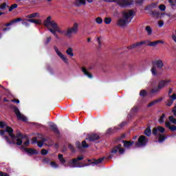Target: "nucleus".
Here are the masks:
<instances>
[{
  "instance_id": "43",
  "label": "nucleus",
  "mask_w": 176,
  "mask_h": 176,
  "mask_svg": "<svg viewBox=\"0 0 176 176\" xmlns=\"http://www.w3.org/2000/svg\"><path fill=\"white\" fill-rule=\"evenodd\" d=\"M17 8V4L14 3L12 4L10 8H9V12H12L13 9H16Z\"/></svg>"
},
{
  "instance_id": "21",
  "label": "nucleus",
  "mask_w": 176,
  "mask_h": 176,
  "mask_svg": "<svg viewBox=\"0 0 176 176\" xmlns=\"http://www.w3.org/2000/svg\"><path fill=\"white\" fill-rule=\"evenodd\" d=\"M74 5L77 6V8H79L81 5H86V0H76L74 1Z\"/></svg>"
},
{
  "instance_id": "62",
  "label": "nucleus",
  "mask_w": 176,
  "mask_h": 176,
  "mask_svg": "<svg viewBox=\"0 0 176 176\" xmlns=\"http://www.w3.org/2000/svg\"><path fill=\"white\" fill-rule=\"evenodd\" d=\"M50 41H52V37L51 36L47 37V40L45 41L46 45H47V43H49V42H50Z\"/></svg>"
},
{
  "instance_id": "53",
  "label": "nucleus",
  "mask_w": 176,
  "mask_h": 176,
  "mask_svg": "<svg viewBox=\"0 0 176 176\" xmlns=\"http://www.w3.org/2000/svg\"><path fill=\"white\" fill-rule=\"evenodd\" d=\"M158 25H159V27H163V25H164V21H158Z\"/></svg>"
},
{
  "instance_id": "8",
  "label": "nucleus",
  "mask_w": 176,
  "mask_h": 176,
  "mask_svg": "<svg viewBox=\"0 0 176 176\" xmlns=\"http://www.w3.org/2000/svg\"><path fill=\"white\" fill-rule=\"evenodd\" d=\"M116 3L121 8H126L133 4L132 0H116Z\"/></svg>"
},
{
  "instance_id": "11",
  "label": "nucleus",
  "mask_w": 176,
  "mask_h": 176,
  "mask_svg": "<svg viewBox=\"0 0 176 176\" xmlns=\"http://www.w3.org/2000/svg\"><path fill=\"white\" fill-rule=\"evenodd\" d=\"M54 50H55L56 54L58 56V57H60V58H61V60H63V61H64V63H65V64H68V58H67V56L64 54H63V53H61V52L60 51V50H58V47H57V46H54Z\"/></svg>"
},
{
  "instance_id": "60",
  "label": "nucleus",
  "mask_w": 176,
  "mask_h": 176,
  "mask_svg": "<svg viewBox=\"0 0 176 176\" xmlns=\"http://www.w3.org/2000/svg\"><path fill=\"white\" fill-rule=\"evenodd\" d=\"M0 176H9V175L6 173H3L2 171H0Z\"/></svg>"
},
{
  "instance_id": "16",
  "label": "nucleus",
  "mask_w": 176,
  "mask_h": 176,
  "mask_svg": "<svg viewBox=\"0 0 176 176\" xmlns=\"http://www.w3.org/2000/svg\"><path fill=\"white\" fill-rule=\"evenodd\" d=\"M86 140H88L90 142L93 141H97V140H100V135L96 133H92V134L88 135L87 138Z\"/></svg>"
},
{
  "instance_id": "45",
  "label": "nucleus",
  "mask_w": 176,
  "mask_h": 176,
  "mask_svg": "<svg viewBox=\"0 0 176 176\" xmlns=\"http://www.w3.org/2000/svg\"><path fill=\"white\" fill-rule=\"evenodd\" d=\"M157 130H158V131H160V133H164V131H166V129L162 126H158L157 128Z\"/></svg>"
},
{
  "instance_id": "35",
  "label": "nucleus",
  "mask_w": 176,
  "mask_h": 176,
  "mask_svg": "<svg viewBox=\"0 0 176 176\" xmlns=\"http://www.w3.org/2000/svg\"><path fill=\"white\" fill-rule=\"evenodd\" d=\"M140 96H141V97H146V96H148V92L146 90H141L140 92Z\"/></svg>"
},
{
  "instance_id": "27",
  "label": "nucleus",
  "mask_w": 176,
  "mask_h": 176,
  "mask_svg": "<svg viewBox=\"0 0 176 176\" xmlns=\"http://www.w3.org/2000/svg\"><path fill=\"white\" fill-rule=\"evenodd\" d=\"M58 159L59 162H60L62 164H65V163H67V161H66L65 159L64 158V156L63 155V154H58Z\"/></svg>"
},
{
  "instance_id": "12",
  "label": "nucleus",
  "mask_w": 176,
  "mask_h": 176,
  "mask_svg": "<svg viewBox=\"0 0 176 176\" xmlns=\"http://www.w3.org/2000/svg\"><path fill=\"white\" fill-rule=\"evenodd\" d=\"M117 152H119L120 155L124 153V148L122 147V144H118L111 150V153H116Z\"/></svg>"
},
{
  "instance_id": "9",
  "label": "nucleus",
  "mask_w": 176,
  "mask_h": 176,
  "mask_svg": "<svg viewBox=\"0 0 176 176\" xmlns=\"http://www.w3.org/2000/svg\"><path fill=\"white\" fill-rule=\"evenodd\" d=\"M76 146L80 152H83L85 149L89 148V144H87L85 140H83L81 144L79 142H76Z\"/></svg>"
},
{
  "instance_id": "41",
  "label": "nucleus",
  "mask_w": 176,
  "mask_h": 176,
  "mask_svg": "<svg viewBox=\"0 0 176 176\" xmlns=\"http://www.w3.org/2000/svg\"><path fill=\"white\" fill-rule=\"evenodd\" d=\"M166 115L165 114H162V116L160 118L158 122L160 123H164V118H165Z\"/></svg>"
},
{
  "instance_id": "30",
  "label": "nucleus",
  "mask_w": 176,
  "mask_h": 176,
  "mask_svg": "<svg viewBox=\"0 0 176 176\" xmlns=\"http://www.w3.org/2000/svg\"><path fill=\"white\" fill-rule=\"evenodd\" d=\"M160 91V89H159V87H155L150 90V93L151 94H156Z\"/></svg>"
},
{
  "instance_id": "51",
  "label": "nucleus",
  "mask_w": 176,
  "mask_h": 176,
  "mask_svg": "<svg viewBox=\"0 0 176 176\" xmlns=\"http://www.w3.org/2000/svg\"><path fill=\"white\" fill-rule=\"evenodd\" d=\"M6 126V123H5V122H0V128L1 129H3V127H5Z\"/></svg>"
},
{
  "instance_id": "6",
  "label": "nucleus",
  "mask_w": 176,
  "mask_h": 176,
  "mask_svg": "<svg viewBox=\"0 0 176 176\" xmlns=\"http://www.w3.org/2000/svg\"><path fill=\"white\" fill-rule=\"evenodd\" d=\"M148 142V139L144 135H141L138 140V142H135V145L137 148L140 146H144Z\"/></svg>"
},
{
  "instance_id": "4",
  "label": "nucleus",
  "mask_w": 176,
  "mask_h": 176,
  "mask_svg": "<svg viewBox=\"0 0 176 176\" xmlns=\"http://www.w3.org/2000/svg\"><path fill=\"white\" fill-rule=\"evenodd\" d=\"M122 16L124 19H126L129 23L131 22L134 16H135V13L133 10H126L122 12Z\"/></svg>"
},
{
  "instance_id": "15",
  "label": "nucleus",
  "mask_w": 176,
  "mask_h": 176,
  "mask_svg": "<svg viewBox=\"0 0 176 176\" xmlns=\"http://www.w3.org/2000/svg\"><path fill=\"white\" fill-rule=\"evenodd\" d=\"M143 42H146L144 45H146V46H152L153 47H156V46H157V43H164L163 41H156L153 42H151L149 41H143Z\"/></svg>"
},
{
  "instance_id": "5",
  "label": "nucleus",
  "mask_w": 176,
  "mask_h": 176,
  "mask_svg": "<svg viewBox=\"0 0 176 176\" xmlns=\"http://www.w3.org/2000/svg\"><path fill=\"white\" fill-rule=\"evenodd\" d=\"M12 108L14 110V112L16 114L18 120H22L23 122H27V117H25V116H24L23 114L20 113V110L19 109V108H17L15 106H12Z\"/></svg>"
},
{
  "instance_id": "13",
  "label": "nucleus",
  "mask_w": 176,
  "mask_h": 176,
  "mask_svg": "<svg viewBox=\"0 0 176 176\" xmlns=\"http://www.w3.org/2000/svg\"><path fill=\"white\" fill-rule=\"evenodd\" d=\"M145 43H146V42H144V41H142L140 42H136V43L128 46L127 49H129V50H133V49H136V47H140Z\"/></svg>"
},
{
  "instance_id": "14",
  "label": "nucleus",
  "mask_w": 176,
  "mask_h": 176,
  "mask_svg": "<svg viewBox=\"0 0 176 176\" xmlns=\"http://www.w3.org/2000/svg\"><path fill=\"white\" fill-rule=\"evenodd\" d=\"M37 145L39 148H42L43 145H46L47 146H52V145H53V143H49V140L43 138L41 141L37 142Z\"/></svg>"
},
{
  "instance_id": "26",
  "label": "nucleus",
  "mask_w": 176,
  "mask_h": 176,
  "mask_svg": "<svg viewBox=\"0 0 176 176\" xmlns=\"http://www.w3.org/2000/svg\"><path fill=\"white\" fill-rule=\"evenodd\" d=\"M66 54L70 57H74V49L71 47H69L66 50Z\"/></svg>"
},
{
  "instance_id": "10",
  "label": "nucleus",
  "mask_w": 176,
  "mask_h": 176,
  "mask_svg": "<svg viewBox=\"0 0 176 176\" xmlns=\"http://www.w3.org/2000/svg\"><path fill=\"white\" fill-rule=\"evenodd\" d=\"M130 23L127 19H126L124 16H122L121 18L118 19L116 23V25L118 27H120L121 28H124L126 24Z\"/></svg>"
},
{
  "instance_id": "56",
  "label": "nucleus",
  "mask_w": 176,
  "mask_h": 176,
  "mask_svg": "<svg viewBox=\"0 0 176 176\" xmlns=\"http://www.w3.org/2000/svg\"><path fill=\"white\" fill-rule=\"evenodd\" d=\"M68 146H69V149L72 151V152L75 151V148H74V146H72V144H69Z\"/></svg>"
},
{
  "instance_id": "33",
  "label": "nucleus",
  "mask_w": 176,
  "mask_h": 176,
  "mask_svg": "<svg viewBox=\"0 0 176 176\" xmlns=\"http://www.w3.org/2000/svg\"><path fill=\"white\" fill-rule=\"evenodd\" d=\"M159 100H155L154 101H152L151 102H149L148 104H147V107L148 108H151V107H153V105H155V104H157V102H159Z\"/></svg>"
},
{
  "instance_id": "29",
  "label": "nucleus",
  "mask_w": 176,
  "mask_h": 176,
  "mask_svg": "<svg viewBox=\"0 0 176 176\" xmlns=\"http://www.w3.org/2000/svg\"><path fill=\"white\" fill-rule=\"evenodd\" d=\"M26 152H28V153H30V155H37L38 151H36V150L35 149H32V148H25Z\"/></svg>"
},
{
  "instance_id": "1",
  "label": "nucleus",
  "mask_w": 176,
  "mask_h": 176,
  "mask_svg": "<svg viewBox=\"0 0 176 176\" xmlns=\"http://www.w3.org/2000/svg\"><path fill=\"white\" fill-rule=\"evenodd\" d=\"M6 131L8 133V135L10 136V139L9 137L4 136L5 140L7 141L8 144H14V145L21 146L23 144V139L25 138V135H23L20 131H16V135L13 134V129L10 126H6Z\"/></svg>"
},
{
  "instance_id": "46",
  "label": "nucleus",
  "mask_w": 176,
  "mask_h": 176,
  "mask_svg": "<svg viewBox=\"0 0 176 176\" xmlns=\"http://www.w3.org/2000/svg\"><path fill=\"white\" fill-rule=\"evenodd\" d=\"M166 140V137L163 135H160L159 136V142H163V140Z\"/></svg>"
},
{
  "instance_id": "17",
  "label": "nucleus",
  "mask_w": 176,
  "mask_h": 176,
  "mask_svg": "<svg viewBox=\"0 0 176 176\" xmlns=\"http://www.w3.org/2000/svg\"><path fill=\"white\" fill-rule=\"evenodd\" d=\"M170 82H171V80H161L158 83V87L160 90H162V89H164V87H166V86H167V85H168V83H170Z\"/></svg>"
},
{
  "instance_id": "7",
  "label": "nucleus",
  "mask_w": 176,
  "mask_h": 176,
  "mask_svg": "<svg viewBox=\"0 0 176 176\" xmlns=\"http://www.w3.org/2000/svg\"><path fill=\"white\" fill-rule=\"evenodd\" d=\"M85 159L83 155H80L76 158L72 159L69 162V164L71 167H78L79 166L78 162H80Z\"/></svg>"
},
{
  "instance_id": "52",
  "label": "nucleus",
  "mask_w": 176,
  "mask_h": 176,
  "mask_svg": "<svg viewBox=\"0 0 176 176\" xmlns=\"http://www.w3.org/2000/svg\"><path fill=\"white\" fill-rule=\"evenodd\" d=\"M159 14H160L159 12H153V17H158Z\"/></svg>"
},
{
  "instance_id": "31",
  "label": "nucleus",
  "mask_w": 176,
  "mask_h": 176,
  "mask_svg": "<svg viewBox=\"0 0 176 176\" xmlns=\"http://www.w3.org/2000/svg\"><path fill=\"white\" fill-rule=\"evenodd\" d=\"M151 72L154 76H157V69H156V66H153L151 67Z\"/></svg>"
},
{
  "instance_id": "49",
  "label": "nucleus",
  "mask_w": 176,
  "mask_h": 176,
  "mask_svg": "<svg viewBox=\"0 0 176 176\" xmlns=\"http://www.w3.org/2000/svg\"><path fill=\"white\" fill-rule=\"evenodd\" d=\"M30 145V140L26 139V141L23 143L22 146H28Z\"/></svg>"
},
{
  "instance_id": "25",
  "label": "nucleus",
  "mask_w": 176,
  "mask_h": 176,
  "mask_svg": "<svg viewBox=\"0 0 176 176\" xmlns=\"http://www.w3.org/2000/svg\"><path fill=\"white\" fill-rule=\"evenodd\" d=\"M104 157H102L98 160H93V161L91 162V164H101V163L104 162Z\"/></svg>"
},
{
  "instance_id": "18",
  "label": "nucleus",
  "mask_w": 176,
  "mask_h": 176,
  "mask_svg": "<svg viewBox=\"0 0 176 176\" xmlns=\"http://www.w3.org/2000/svg\"><path fill=\"white\" fill-rule=\"evenodd\" d=\"M155 65L159 69H162L163 67H164V63H163L162 60H157L154 63Z\"/></svg>"
},
{
  "instance_id": "37",
  "label": "nucleus",
  "mask_w": 176,
  "mask_h": 176,
  "mask_svg": "<svg viewBox=\"0 0 176 176\" xmlns=\"http://www.w3.org/2000/svg\"><path fill=\"white\" fill-rule=\"evenodd\" d=\"M97 42L98 43V48L101 49V47L102 46V41H101V37L97 38Z\"/></svg>"
},
{
  "instance_id": "59",
  "label": "nucleus",
  "mask_w": 176,
  "mask_h": 176,
  "mask_svg": "<svg viewBox=\"0 0 176 176\" xmlns=\"http://www.w3.org/2000/svg\"><path fill=\"white\" fill-rule=\"evenodd\" d=\"M169 3H170V5H175L176 4V0H169Z\"/></svg>"
},
{
  "instance_id": "19",
  "label": "nucleus",
  "mask_w": 176,
  "mask_h": 176,
  "mask_svg": "<svg viewBox=\"0 0 176 176\" xmlns=\"http://www.w3.org/2000/svg\"><path fill=\"white\" fill-rule=\"evenodd\" d=\"M81 71L82 72H83L84 75H86L87 76H88V78H90V79L93 78V74L89 72V71H87V69L86 67H81Z\"/></svg>"
},
{
  "instance_id": "32",
  "label": "nucleus",
  "mask_w": 176,
  "mask_h": 176,
  "mask_svg": "<svg viewBox=\"0 0 176 176\" xmlns=\"http://www.w3.org/2000/svg\"><path fill=\"white\" fill-rule=\"evenodd\" d=\"M145 30L147 32V35L151 36V35H152V28H151V26L148 25L145 28Z\"/></svg>"
},
{
  "instance_id": "28",
  "label": "nucleus",
  "mask_w": 176,
  "mask_h": 176,
  "mask_svg": "<svg viewBox=\"0 0 176 176\" xmlns=\"http://www.w3.org/2000/svg\"><path fill=\"white\" fill-rule=\"evenodd\" d=\"M28 19H35V17H41V15L38 12L32 13L28 15Z\"/></svg>"
},
{
  "instance_id": "40",
  "label": "nucleus",
  "mask_w": 176,
  "mask_h": 176,
  "mask_svg": "<svg viewBox=\"0 0 176 176\" xmlns=\"http://www.w3.org/2000/svg\"><path fill=\"white\" fill-rule=\"evenodd\" d=\"M96 23H97V24H102V18L101 17H97L96 19Z\"/></svg>"
},
{
  "instance_id": "55",
  "label": "nucleus",
  "mask_w": 176,
  "mask_h": 176,
  "mask_svg": "<svg viewBox=\"0 0 176 176\" xmlns=\"http://www.w3.org/2000/svg\"><path fill=\"white\" fill-rule=\"evenodd\" d=\"M170 100H173L174 101V100H176V94H173L172 96H169Z\"/></svg>"
},
{
  "instance_id": "22",
  "label": "nucleus",
  "mask_w": 176,
  "mask_h": 176,
  "mask_svg": "<svg viewBox=\"0 0 176 176\" xmlns=\"http://www.w3.org/2000/svg\"><path fill=\"white\" fill-rule=\"evenodd\" d=\"M122 142L124 143V146L125 148H130V146H132V145L134 144V141L123 140Z\"/></svg>"
},
{
  "instance_id": "61",
  "label": "nucleus",
  "mask_w": 176,
  "mask_h": 176,
  "mask_svg": "<svg viewBox=\"0 0 176 176\" xmlns=\"http://www.w3.org/2000/svg\"><path fill=\"white\" fill-rule=\"evenodd\" d=\"M172 112L173 113V115L176 116V106L173 108Z\"/></svg>"
},
{
  "instance_id": "3",
  "label": "nucleus",
  "mask_w": 176,
  "mask_h": 176,
  "mask_svg": "<svg viewBox=\"0 0 176 176\" xmlns=\"http://www.w3.org/2000/svg\"><path fill=\"white\" fill-rule=\"evenodd\" d=\"M78 32H79V23L74 22L72 27L67 28L65 32V36L67 38H72V35H76Z\"/></svg>"
},
{
  "instance_id": "42",
  "label": "nucleus",
  "mask_w": 176,
  "mask_h": 176,
  "mask_svg": "<svg viewBox=\"0 0 176 176\" xmlns=\"http://www.w3.org/2000/svg\"><path fill=\"white\" fill-rule=\"evenodd\" d=\"M43 163H45V164H49V163H50V159H49L47 157L43 158Z\"/></svg>"
},
{
  "instance_id": "58",
  "label": "nucleus",
  "mask_w": 176,
  "mask_h": 176,
  "mask_svg": "<svg viewBox=\"0 0 176 176\" xmlns=\"http://www.w3.org/2000/svg\"><path fill=\"white\" fill-rule=\"evenodd\" d=\"M19 21H21V18H17L12 21V23H17Z\"/></svg>"
},
{
  "instance_id": "2",
  "label": "nucleus",
  "mask_w": 176,
  "mask_h": 176,
  "mask_svg": "<svg viewBox=\"0 0 176 176\" xmlns=\"http://www.w3.org/2000/svg\"><path fill=\"white\" fill-rule=\"evenodd\" d=\"M44 25L49 30L54 36L57 39H58V35L56 32H58V34H64V32L61 30V28L58 26L57 23L54 21H52V16H48L43 22Z\"/></svg>"
},
{
  "instance_id": "36",
  "label": "nucleus",
  "mask_w": 176,
  "mask_h": 176,
  "mask_svg": "<svg viewBox=\"0 0 176 176\" xmlns=\"http://www.w3.org/2000/svg\"><path fill=\"white\" fill-rule=\"evenodd\" d=\"M145 135H147V137H149L151 134V128L147 127L146 129L144 131Z\"/></svg>"
},
{
  "instance_id": "38",
  "label": "nucleus",
  "mask_w": 176,
  "mask_h": 176,
  "mask_svg": "<svg viewBox=\"0 0 176 176\" xmlns=\"http://www.w3.org/2000/svg\"><path fill=\"white\" fill-rule=\"evenodd\" d=\"M168 119L171 123H173V124H176V119L175 118H174V116H169Z\"/></svg>"
},
{
  "instance_id": "48",
  "label": "nucleus",
  "mask_w": 176,
  "mask_h": 176,
  "mask_svg": "<svg viewBox=\"0 0 176 176\" xmlns=\"http://www.w3.org/2000/svg\"><path fill=\"white\" fill-rule=\"evenodd\" d=\"M47 150L46 149H42L41 150V155H43V156H46V155H47Z\"/></svg>"
},
{
  "instance_id": "34",
  "label": "nucleus",
  "mask_w": 176,
  "mask_h": 176,
  "mask_svg": "<svg viewBox=\"0 0 176 176\" xmlns=\"http://www.w3.org/2000/svg\"><path fill=\"white\" fill-rule=\"evenodd\" d=\"M7 8H9V6L6 3H3L0 5V10H5Z\"/></svg>"
},
{
  "instance_id": "57",
  "label": "nucleus",
  "mask_w": 176,
  "mask_h": 176,
  "mask_svg": "<svg viewBox=\"0 0 176 176\" xmlns=\"http://www.w3.org/2000/svg\"><path fill=\"white\" fill-rule=\"evenodd\" d=\"M50 164H51V166H52V167H57V164H56V162H50Z\"/></svg>"
},
{
  "instance_id": "54",
  "label": "nucleus",
  "mask_w": 176,
  "mask_h": 176,
  "mask_svg": "<svg viewBox=\"0 0 176 176\" xmlns=\"http://www.w3.org/2000/svg\"><path fill=\"white\" fill-rule=\"evenodd\" d=\"M157 131H158L157 128H154L153 129V134H154V135H157Z\"/></svg>"
},
{
  "instance_id": "20",
  "label": "nucleus",
  "mask_w": 176,
  "mask_h": 176,
  "mask_svg": "<svg viewBox=\"0 0 176 176\" xmlns=\"http://www.w3.org/2000/svg\"><path fill=\"white\" fill-rule=\"evenodd\" d=\"M165 126H166V127L169 129V130H170V131H176V126H175V125L171 126V124H170V122H168V121H166L165 122Z\"/></svg>"
},
{
  "instance_id": "50",
  "label": "nucleus",
  "mask_w": 176,
  "mask_h": 176,
  "mask_svg": "<svg viewBox=\"0 0 176 176\" xmlns=\"http://www.w3.org/2000/svg\"><path fill=\"white\" fill-rule=\"evenodd\" d=\"M38 142V138L36 137L32 138V144H36Z\"/></svg>"
},
{
  "instance_id": "64",
  "label": "nucleus",
  "mask_w": 176,
  "mask_h": 176,
  "mask_svg": "<svg viewBox=\"0 0 176 176\" xmlns=\"http://www.w3.org/2000/svg\"><path fill=\"white\" fill-rule=\"evenodd\" d=\"M12 102H16V104H19L20 102V100H19V99H13L12 100Z\"/></svg>"
},
{
  "instance_id": "24",
  "label": "nucleus",
  "mask_w": 176,
  "mask_h": 176,
  "mask_svg": "<svg viewBox=\"0 0 176 176\" xmlns=\"http://www.w3.org/2000/svg\"><path fill=\"white\" fill-rule=\"evenodd\" d=\"M28 21H29V23H34V24H38V25L42 24V20L41 19H28Z\"/></svg>"
},
{
  "instance_id": "47",
  "label": "nucleus",
  "mask_w": 176,
  "mask_h": 176,
  "mask_svg": "<svg viewBox=\"0 0 176 176\" xmlns=\"http://www.w3.org/2000/svg\"><path fill=\"white\" fill-rule=\"evenodd\" d=\"M158 8H159L160 10H162V11L166 10V6H164L163 4L160 5Z\"/></svg>"
},
{
  "instance_id": "44",
  "label": "nucleus",
  "mask_w": 176,
  "mask_h": 176,
  "mask_svg": "<svg viewBox=\"0 0 176 176\" xmlns=\"http://www.w3.org/2000/svg\"><path fill=\"white\" fill-rule=\"evenodd\" d=\"M173 102H174V100L172 99H169L167 100V107H171V105H173Z\"/></svg>"
},
{
  "instance_id": "63",
  "label": "nucleus",
  "mask_w": 176,
  "mask_h": 176,
  "mask_svg": "<svg viewBox=\"0 0 176 176\" xmlns=\"http://www.w3.org/2000/svg\"><path fill=\"white\" fill-rule=\"evenodd\" d=\"M162 17H164L165 16H166V17H170V14H164V13H162L161 14Z\"/></svg>"
},
{
  "instance_id": "39",
  "label": "nucleus",
  "mask_w": 176,
  "mask_h": 176,
  "mask_svg": "<svg viewBox=\"0 0 176 176\" xmlns=\"http://www.w3.org/2000/svg\"><path fill=\"white\" fill-rule=\"evenodd\" d=\"M112 22V19L109 17L104 18V23L105 24H111Z\"/></svg>"
},
{
  "instance_id": "23",
  "label": "nucleus",
  "mask_w": 176,
  "mask_h": 176,
  "mask_svg": "<svg viewBox=\"0 0 176 176\" xmlns=\"http://www.w3.org/2000/svg\"><path fill=\"white\" fill-rule=\"evenodd\" d=\"M50 128L52 131H54L55 134H57L58 135H60V130H58V128H57V126L54 124L50 125Z\"/></svg>"
}]
</instances>
